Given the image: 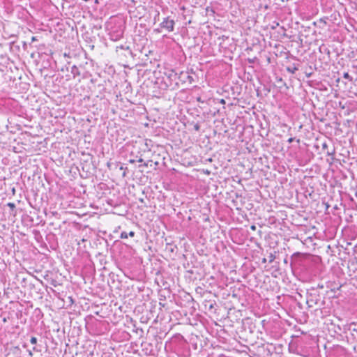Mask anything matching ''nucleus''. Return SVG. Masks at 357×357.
Here are the masks:
<instances>
[{
    "mask_svg": "<svg viewBox=\"0 0 357 357\" xmlns=\"http://www.w3.org/2000/svg\"><path fill=\"white\" fill-rule=\"evenodd\" d=\"M175 22L174 20L167 17L160 24V28L155 29L154 31L157 33H161L162 29L166 30L167 32H172L174 29Z\"/></svg>",
    "mask_w": 357,
    "mask_h": 357,
    "instance_id": "1",
    "label": "nucleus"
},
{
    "mask_svg": "<svg viewBox=\"0 0 357 357\" xmlns=\"http://www.w3.org/2000/svg\"><path fill=\"white\" fill-rule=\"evenodd\" d=\"M110 39L116 41L123 36V29L120 26L117 30H112L109 32Z\"/></svg>",
    "mask_w": 357,
    "mask_h": 357,
    "instance_id": "2",
    "label": "nucleus"
},
{
    "mask_svg": "<svg viewBox=\"0 0 357 357\" xmlns=\"http://www.w3.org/2000/svg\"><path fill=\"white\" fill-rule=\"evenodd\" d=\"M70 73L73 75V78H75L77 76L81 75V72L77 66L75 65L71 67Z\"/></svg>",
    "mask_w": 357,
    "mask_h": 357,
    "instance_id": "3",
    "label": "nucleus"
},
{
    "mask_svg": "<svg viewBox=\"0 0 357 357\" xmlns=\"http://www.w3.org/2000/svg\"><path fill=\"white\" fill-rule=\"evenodd\" d=\"M135 236V232L133 231H130L129 233L126 231H122L121 234V238H127L128 236L133 237Z\"/></svg>",
    "mask_w": 357,
    "mask_h": 357,
    "instance_id": "4",
    "label": "nucleus"
},
{
    "mask_svg": "<svg viewBox=\"0 0 357 357\" xmlns=\"http://www.w3.org/2000/svg\"><path fill=\"white\" fill-rule=\"evenodd\" d=\"M168 77L172 80V81H176L177 79V77H178V75L176 73H175L174 70H172L169 75H168Z\"/></svg>",
    "mask_w": 357,
    "mask_h": 357,
    "instance_id": "5",
    "label": "nucleus"
},
{
    "mask_svg": "<svg viewBox=\"0 0 357 357\" xmlns=\"http://www.w3.org/2000/svg\"><path fill=\"white\" fill-rule=\"evenodd\" d=\"M287 70L292 74H294L298 70V68L295 65H293V66H288L287 68Z\"/></svg>",
    "mask_w": 357,
    "mask_h": 357,
    "instance_id": "6",
    "label": "nucleus"
},
{
    "mask_svg": "<svg viewBox=\"0 0 357 357\" xmlns=\"http://www.w3.org/2000/svg\"><path fill=\"white\" fill-rule=\"evenodd\" d=\"M275 256L273 254L271 253L268 256V262L272 263L275 260Z\"/></svg>",
    "mask_w": 357,
    "mask_h": 357,
    "instance_id": "7",
    "label": "nucleus"
},
{
    "mask_svg": "<svg viewBox=\"0 0 357 357\" xmlns=\"http://www.w3.org/2000/svg\"><path fill=\"white\" fill-rule=\"evenodd\" d=\"M343 77L344 79H349V81L352 80V77L349 75V74L348 73H344L343 74Z\"/></svg>",
    "mask_w": 357,
    "mask_h": 357,
    "instance_id": "8",
    "label": "nucleus"
},
{
    "mask_svg": "<svg viewBox=\"0 0 357 357\" xmlns=\"http://www.w3.org/2000/svg\"><path fill=\"white\" fill-rule=\"evenodd\" d=\"M38 342V340L36 337H31V339H30V342L32 344H36Z\"/></svg>",
    "mask_w": 357,
    "mask_h": 357,
    "instance_id": "9",
    "label": "nucleus"
},
{
    "mask_svg": "<svg viewBox=\"0 0 357 357\" xmlns=\"http://www.w3.org/2000/svg\"><path fill=\"white\" fill-rule=\"evenodd\" d=\"M7 206L10 207L12 210L15 208V204L14 203L9 202L7 204Z\"/></svg>",
    "mask_w": 357,
    "mask_h": 357,
    "instance_id": "10",
    "label": "nucleus"
},
{
    "mask_svg": "<svg viewBox=\"0 0 357 357\" xmlns=\"http://www.w3.org/2000/svg\"><path fill=\"white\" fill-rule=\"evenodd\" d=\"M322 49H324V51H327L328 53H329V50L326 47H325L324 45H322L319 47V51L322 52Z\"/></svg>",
    "mask_w": 357,
    "mask_h": 357,
    "instance_id": "11",
    "label": "nucleus"
},
{
    "mask_svg": "<svg viewBox=\"0 0 357 357\" xmlns=\"http://www.w3.org/2000/svg\"><path fill=\"white\" fill-rule=\"evenodd\" d=\"M194 129H195L196 131H199V129H200V126H199V124H197H197H195V125L194 126Z\"/></svg>",
    "mask_w": 357,
    "mask_h": 357,
    "instance_id": "12",
    "label": "nucleus"
},
{
    "mask_svg": "<svg viewBox=\"0 0 357 357\" xmlns=\"http://www.w3.org/2000/svg\"><path fill=\"white\" fill-rule=\"evenodd\" d=\"M327 147H328V144L326 142L323 143L322 149H327Z\"/></svg>",
    "mask_w": 357,
    "mask_h": 357,
    "instance_id": "13",
    "label": "nucleus"
},
{
    "mask_svg": "<svg viewBox=\"0 0 357 357\" xmlns=\"http://www.w3.org/2000/svg\"><path fill=\"white\" fill-rule=\"evenodd\" d=\"M294 139H295V138H294V137H290V138L287 140V142H288L289 143H291V142H293L294 141Z\"/></svg>",
    "mask_w": 357,
    "mask_h": 357,
    "instance_id": "14",
    "label": "nucleus"
},
{
    "mask_svg": "<svg viewBox=\"0 0 357 357\" xmlns=\"http://www.w3.org/2000/svg\"><path fill=\"white\" fill-rule=\"evenodd\" d=\"M204 172L206 174H207V175H209V174H211V172H210L209 170H208V169H206V170H204Z\"/></svg>",
    "mask_w": 357,
    "mask_h": 357,
    "instance_id": "15",
    "label": "nucleus"
},
{
    "mask_svg": "<svg viewBox=\"0 0 357 357\" xmlns=\"http://www.w3.org/2000/svg\"><path fill=\"white\" fill-rule=\"evenodd\" d=\"M250 229H251L252 230H255V229H256V226H255V225H252V226L250 227Z\"/></svg>",
    "mask_w": 357,
    "mask_h": 357,
    "instance_id": "16",
    "label": "nucleus"
},
{
    "mask_svg": "<svg viewBox=\"0 0 357 357\" xmlns=\"http://www.w3.org/2000/svg\"><path fill=\"white\" fill-rule=\"evenodd\" d=\"M33 350L35 351H39V350L37 349L36 347H35L33 348Z\"/></svg>",
    "mask_w": 357,
    "mask_h": 357,
    "instance_id": "17",
    "label": "nucleus"
},
{
    "mask_svg": "<svg viewBox=\"0 0 357 357\" xmlns=\"http://www.w3.org/2000/svg\"><path fill=\"white\" fill-rule=\"evenodd\" d=\"M220 102H221V103H222V104H225V100H224V99H222V100H220Z\"/></svg>",
    "mask_w": 357,
    "mask_h": 357,
    "instance_id": "18",
    "label": "nucleus"
},
{
    "mask_svg": "<svg viewBox=\"0 0 357 357\" xmlns=\"http://www.w3.org/2000/svg\"><path fill=\"white\" fill-rule=\"evenodd\" d=\"M29 354L31 356L33 355L32 351L29 350Z\"/></svg>",
    "mask_w": 357,
    "mask_h": 357,
    "instance_id": "19",
    "label": "nucleus"
},
{
    "mask_svg": "<svg viewBox=\"0 0 357 357\" xmlns=\"http://www.w3.org/2000/svg\"><path fill=\"white\" fill-rule=\"evenodd\" d=\"M266 261V259L265 258L263 259L262 262L265 263Z\"/></svg>",
    "mask_w": 357,
    "mask_h": 357,
    "instance_id": "20",
    "label": "nucleus"
},
{
    "mask_svg": "<svg viewBox=\"0 0 357 357\" xmlns=\"http://www.w3.org/2000/svg\"><path fill=\"white\" fill-rule=\"evenodd\" d=\"M355 196H356V198H357V190H356V192H355Z\"/></svg>",
    "mask_w": 357,
    "mask_h": 357,
    "instance_id": "21",
    "label": "nucleus"
},
{
    "mask_svg": "<svg viewBox=\"0 0 357 357\" xmlns=\"http://www.w3.org/2000/svg\"><path fill=\"white\" fill-rule=\"evenodd\" d=\"M36 40V38H35V37H33V38H32V40L33 41V40Z\"/></svg>",
    "mask_w": 357,
    "mask_h": 357,
    "instance_id": "22",
    "label": "nucleus"
},
{
    "mask_svg": "<svg viewBox=\"0 0 357 357\" xmlns=\"http://www.w3.org/2000/svg\"><path fill=\"white\" fill-rule=\"evenodd\" d=\"M211 161H212V159H211V158H209V159H208V162H211Z\"/></svg>",
    "mask_w": 357,
    "mask_h": 357,
    "instance_id": "23",
    "label": "nucleus"
}]
</instances>
